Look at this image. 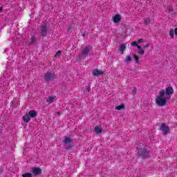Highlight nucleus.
Returning a JSON list of instances; mask_svg holds the SVG:
<instances>
[{"label": "nucleus", "mask_w": 177, "mask_h": 177, "mask_svg": "<svg viewBox=\"0 0 177 177\" xmlns=\"http://www.w3.org/2000/svg\"><path fill=\"white\" fill-rule=\"evenodd\" d=\"M32 171L35 176H38V175H41L42 174V169L39 167H33Z\"/></svg>", "instance_id": "nucleus-6"}, {"label": "nucleus", "mask_w": 177, "mask_h": 177, "mask_svg": "<svg viewBox=\"0 0 177 177\" xmlns=\"http://www.w3.org/2000/svg\"><path fill=\"white\" fill-rule=\"evenodd\" d=\"M71 138L65 137L63 142L64 146H66V150H70L73 147V145H71Z\"/></svg>", "instance_id": "nucleus-3"}, {"label": "nucleus", "mask_w": 177, "mask_h": 177, "mask_svg": "<svg viewBox=\"0 0 177 177\" xmlns=\"http://www.w3.org/2000/svg\"><path fill=\"white\" fill-rule=\"evenodd\" d=\"M62 56V51L61 50H59L57 52V53L55 55V57H59Z\"/></svg>", "instance_id": "nucleus-25"}, {"label": "nucleus", "mask_w": 177, "mask_h": 177, "mask_svg": "<svg viewBox=\"0 0 177 177\" xmlns=\"http://www.w3.org/2000/svg\"><path fill=\"white\" fill-rule=\"evenodd\" d=\"M127 49V46L125 44H122L120 45L119 48V52H121L122 55H124V51Z\"/></svg>", "instance_id": "nucleus-13"}, {"label": "nucleus", "mask_w": 177, "mask_h": 177, "mask_svg": "<svg viewBox=\"0 0 177 177\" xmlns=\"http://www.w3.org/2000/svg\"><path fill=\"white\" fill-rule=\"evenodd\" d=\"M2 10H3V8L1 7L0 8V12H2Z\"/></svg>", "instance_id": "nucleus-36"}, {"label": "nucleus", "mask_w": 177, "mask_h": 177, "mask_svg": "<svg viewBox=\"0 0 177 177\" xmlns=\"http://www.w3.org/2000/svg\"><path fill=\"white\" fill-rule=\"evenodd\" d=\"M174 34H175L176 35H177V28H176L175 30H174Z\"/></svg>", "instance_id": "nucleus-34"}, {"label": "nucleus", "mask_w": 177, "mask_h": 177, "mask_svg": "<svg viewBox=\"0 0 177 177\" xmlns=\"http://www.w3.org/2000/svg\"><path fill=\"white\" fill-rule=\"evenodd\" d=\"M131 46H137V48H138V46H140L138 44V42H136V41H133V42L131 43Z\"/></svg>", "instance_id": "nucleus-27"}, {"label": "nucleus", "mask_w": 177, "mask_h": 177, "mask_svg": "<svg viewBox=\"0 0 177 177\" xmlns=\"http://www.w3.org/2000/svg\"><path fill=\"white\" fill-rule=\"evenodd\" d=\"M103 74H104V73L102 71L98 69L93 71V75L94 77H99V75H103Z\"/></svg>", "instance_id": "nucleus-9"}, {"label": "nucleus", "mask_w": 177, "mask_h": 177, "mask_svg": "<svg viewBox=\"0 0 177 177\" xmlns=\"http://www.w3.org/2000/svg\"><path fill=\"white\" fill-rule=\"evenodd\" d=\"M53 100H55V96H50L46 100V103H48V104H50L51 103H53Z\"/></svg>", "instance_id": "nucleus-18"}, {"label": "nucleus", "mask_w": 177, "mask_h": 177, "mask_svg": "<svg viewBox=\"0 0 177 177\" xmlns=\"http://www.w3.org/2000/svg\"><path fill=\"white\" fill-rule=\"evenodd\" d=\"M28 114L31 118H35V117H37V112H35L34 110L29 111Z\"/></svg>", "instance_id": "nucleus-14"}, {"label": "nucleus", "mask_w": 177, "mask_h": 177, "mask_svg": "<svg viewBox=\"0 0 177 177\" xmlns=\"http://www.w3.org/2000/svg\"><path fill=\"white\" fill-rule=\"evenodd\" d=\"M137 48L138 49V55H141V56H143V55H145V50H143V48H142V46H138Z\"/></svg>", "instance_id": "nucleus-16"}, {"label": "nucleus", "mask_w": 177, "mask_h": 177, "mask_svg": "<svg viewBox=\"0 0 177 177\" xmlns=\"http://www.w3.org/2000/svg\"><path fill=\"white\" fill-rule=\"evenodd\" d=\"M142 42H143V39H142V38L139 39L138 40V44H142Z\"/></svg>", "instance_id": "nucleus-31"}, {"label": "nucleus", "mask_w": 177, "mask_h": 177, "mask_svg": "<svg viewBox=\"0 0 177 177\" xmlns=\"http://www.w3.org/2000/svg\"><path fill=\"white\" fill-rule=\"evenodd\" d=\"M86 92H91V85H88L86 88Z\"/></svg>", "instance_id": "nucleus-30"}, {"label": "nucleus", "mask_w": 177, "mask_h": 177, "mask_svg": "<svg viewBox=\"0 0 177 177\" xmlns=\"http://www.w3.org/2000/svg\"><path fill=\"white\" fill-rule=\"evenodd\" d=\"M149 154H150V151L146 149V148L139 152V155L142 158H147V157H149Z\"/></svg>", "instance_id": "nucleus-5"}, {"label": "nucleus", "mask_w": 177, "mask_h": 177, "mask_svg": "<svg viewBox=\"0 0 177 177\" xmlns=\"http://www.w3.org/2000/svg\"><path fill=\"white\" fill-rule=\"evenodd\" d=\"M174 93V88L172 86H169L165 89V95L166 96H171Z\"/></svg>", "instance_id": "nucleus-7"}, {"label": "nucleus", "mask_w": 177, "mask_h": 177, "mask_svg": "<svg viewBox=\"0 0 177 177\" xmlns=\"http://www.w3.org/2000/svg\"><path fill=\"white\" fill-rule=\"evenodd\" d=\"M145 24H146L147 26H149V24H151V20L150 19V18H147L145 19V20L144 21Z\"/></svg>", "instance_id": "nucleus-21"}, {"label": "nucleus", "mask_w": 177, "mask_h": 177, "mask_svg": "<svg viewBox=\"0 0 177 177\" xmlns=\"http://www.w3.org/2000/svg\"><path fill=\"white\" fill-rule=\"evenodd\" d=\"M170 37L171 38H174V29H170Z\"/></svg>", "instance_id": "nucleus-28"}, {"label": "nucleus", "mask_w": 177, "mask_h": 177, "mask_svg": "<svg viewBox=\"0 0 177 177\" xmlns=\"http://www.w3.org/2000/svg\"><path fill=\"white\" fill-rule=\"evenodd\" d=\"M113 23H118L119 21H121V15L117 14L113 18Z\"/></svg>", "instance_id": "nucleus-11"}, {"label": "nucleus", "mask_w": 177, "mask_h": 177, "mask_svg": "<svg viewBox=\"0 0 177 177\" xmlns=\"http://www.w3.org/2000/svg\"><path fill=\"white\" fill-rule=\"evenodd\" d=\"M35 37L32 36L30 39L29 45H32V44H35Z\"/></svg>", "instance_id": "nucleus-22"}, {"label": "nucleus", "mask_w": 177, "mask_h": 177, "mask_svg": "<svg viewBox=\"0 0 177 177\" xmlns=\"http://www.w3.org/2000/svg\"><path fill=\"white\" fill-rule=\"evenodd\" d=\"M61 114H62V112H60V111L57 112V115H60Z\"/></svg>", "instance_id": "nucleus-35"}, {"label": "nucleus", "mask_w": 177, "mask_h": 177, "mask_svg": "<svg viewBox=\"0 0 177 177\" xmlns=\"http://www.w3.org/2000/svg\"><path fill=\"white\" fill-rule=\"evenodd\" d=\"M149 44H147V45L144 46V48L147 49V48H149Z\"/></svg>", "instance_id": "nucleus-33"}, {"label": "nucleus", "mask_w": 177, "mask_h": 177, "mask_svg": "<svg viewBox=\"0 0 177 177\" xmlns=\"http://www.w3.org/2000/svg\"><path fill=\"white\" fill-rule=\"evenodd\" d=\"M125 109V105L124 104H120L115 107V110H124Z\"/></svg>", "instance_id": "nucleus-19"}, {"label": "nucleus", "mask_w": 177, "mask_h": 177, "mask_svg": "<svg viewBox=\"0 0 177 177\" xmlns=\"http://www.w3.org/2000/svg\"><path fill=\"white\" fill-rule=\"evenodd\" d=\"M156 103L157 106H162L167 104V97H156Z\"/></svg>", "instance_id": "nucleus-2"}, {"label": "nucleus", "mask_w": 177, "mask_h": 177, "mask_svg": "<svg viewBox=\"0 0 177 177\" xmlns=\"http://www.w3.org/2000/svg\"><path fill=\"white\" fill-rule=\"evenodd\" d=\"M133 60V59L131 55H127L124 59V63H131V62H132Z\"/></svg>", "instance_id": "nucleus-17"}, {"label": "nucleus", "mask_w": 177, "mask_h": 177, "mask_svg": "<svg viewBox=\"0 0 177 177\" xmlns=\"http://www.w3.org/2000/svg\"><path fill=\"white\" fill-rule=\"evenodd\" d=\"M131 92L133 95H136V93L138 92V89H136V87H134Z\"/></svg>", "instance_id": "nucleus-26"}, {"label": "nucleus", "mask_w": 177, "mask_h": 177, "mask_svg": "<svg viewBox=\"0 0 177 177\" xmlns=\"http://www.w3.org/2000/svg\"><path fill=\"white\" fill-rule=\"evenodd\" d=\"M164 96H165V91L164 90L159 91L158 97H164Z\"/></svg>", "instance_id": "nucleus-20"}, {"label": "nucleus", "mask_w": 177, "mask_h": 177, "mask_svg": "<svg viewBox=\"0 0 177 177\" xmlns=\"http://www.w3.org/2000/svg\"><path fill=\"white\" fill-rule=\"evenodd\" d=\"M73 28H74V26L70 25L68 28V31H73Z\"/></svg>", "instance_id": "nucleus-29"}, {"label": "nucleus", "mask_w": 177, "mask_h": 177, "mask_svg": "<svg viewBox=\"0 0 177 177\" xmlns=\"http://www.w3.org/2000/svg\"><path fill=\"white\" fill-rule=\"evenodd\" d=\"M160 131L162 132L163 135H167L169 132V127L167 126L165 123H163L160 126Z\"/></svg>", "instance_id": "nucleus-4"}, {"label": "nucleus", "mask_w": 177, "mask_h": 177, "mask_svg": "<svg viewBox=\"0 0 177 177\" xmlns=\"http://www.w3.org/2000/svg\"><path fill=\"white\" fill-rule=\"evenodd\" d=\"M168 10H169V12H174V8L169 7V8H168Z\"/></svg>", "instance_id": "nucleus-32"}, {"label": "nucleus", "mask_w": 177, "mask_h": 177, "mask_svg": "<svg viewBox=\"0 0 177 177\" xmlns=\"http://www.w3.org/2000/svg\"><path fill=\"white\" fill-rule=\"evenodd\" d=\"M55 77H56L55 72H46L44 73V81L46 82H50V81L55 80Z\"/></svg>", "instance_id": "nucleus-1"}, {"label": "nucleus", "mask_w": 177, "mask_h": 177, "mask_svg": "<svg viewBox=\"0 0 177 177\" xmlns=\"http://www.w3.org/2000/svg\"><path fill=\"white\" fill-rule=\"evenodd\" d=\"M41 34L42 37H46V35H48V28L46 26H42L41 27Z\"/></svg>", "instance_id": "nucleus-8"}, {"label": "nucleus", "mask_w": 177, "mask_h": 177, "mask_svg": "<svg viewBox=\"0 0 177 177\" xmlns=\"http://www.w3.org/2000/svg\"><path fill=\"white\" fill-rule=\"evenodd\" d=\"M30 120H31V118H30L29 113H26L23 117V120L24 122H30Z\"/></svg>", "instance_id": "nucleus-12"}, {"label": "nucleus", "mask_w": 177, "mask_h": 177, "mask_svg": "<svg viewBox=\"0 0 177 177\" xmlns=\"http://www.w3.org/2000/svg\"><path fill=\"white\" fill-rule=\"evenodd\" d=\"M22 177H32V174L31 173H25L22 174Z\"/></svg>", "instance_id": "nucleus-23"}, {"label": "nucleus", "mask_w": 177, "mask_h": 177, "mask_svg": "<svg viewBox=\"0 0 177 177\" xmlns=\"http://www.w3.org/2000/svg\"><path fill=\"white\" fill-rule=\"evenodd\" d=\"M134 60H136V63H139V57L136 55V54L133 55Z\"/></svg>", "instance_id": "nucleus-24"}, {"label": "nucleus", "mask_w": 177, "mask_h": 177, "mask_svg": "<svg viewBox=\"0 0 177 177\" xmlns=\"http://www.w3.org/2000/svg\"><path fill=\"white\" fill-rule=\"evenodd\" d=\"M91 49H92V47L90 46H87L84 48V49L82 51V55H88L91 52Z\"/></svg>", "instance_id": "nucleus-10"}, {"label": "nucleus", "mask_w": 177, "mask_h": 177, "mask_svg": "<svg viewBox=\"0 0 177 177\" xmlns=\"http://www.w3.org/2000/svg\"><path fill=\"white\" fill-rule=\"evenodd\" d=\"M94 131L95 132V133H97V135H99L100 133H101L102 132V128H100V127L99 126H96L94 129Z\"/></svg>", "instance_id": "nucleus-15"}]
</instances>
